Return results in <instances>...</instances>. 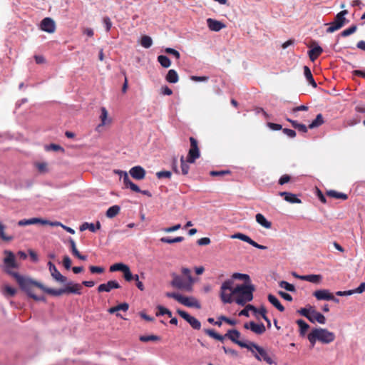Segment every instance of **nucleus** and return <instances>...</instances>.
I'll return each mask as SVG.
<instances>
[{
    "label": "nucleus",
    "instance_id": "f03ea898",
    "mask_svg": "<svg viewBox=\"0 0 365 365\" xmlns=\"http://www.w3.org/2000/svg\"><path fill=\"white\" fill-rule=\"evenodd\" d=\"M36 287L43 290L44 292L54 297H59L64 294H75L78 295L82 294V285L81 284L74 283L73 282H67L63 288H61L58 289L46 287L43 284H42L40 282L36 284Z\"/></svg>",
    "mask_w": 365,
    "mask_h": 365
},
{
    "label": "nucleus",
    "instance_id": "423d86ee",
    "mask_svg": "<svg viewBox=\"0 0 365 365\" xmlns=\"http://www.w3.org/2000/svg\"><path fill=\"white\" fill-rule=\"evenodd\" d=\"M247 349L254 354L255 357L257 360H263L269 365L273 364L274 363L271 356L267 352V351L264 348L256 344L255 343L250 341V345L247 347Z\"/></svg>",
    "mask_w": 365,
    "mask_h": 365
},
{
    "label": "nucleus",
    "instance_id": "b1692460",
    "mask_svg": "<svg viewBox=\"0 0 365 365\" xmlns=\"http://www.w3.org/2000/svg\"><path fill=\"white\" fill-rule=\"evenodd\" d=\"M279 195L284 197V199L290 203H301V200L296 195L288 192H279Z\"/></svg>",
    "mask_w": 365,
    "mask_h": 365
},
{
    "label": "nucleus",
    "instance_id": "7c9ffc66",
    "mask_svg": "<svg viewBox=\"0 0 365 365\" xmlns=\"http://www.w3.org/2000/svg\"><path fill=\"white\" fill-rule=\"evenodd\" d=\"M165 79L169 83H175L179 80L178 74L173 69L169 70L165 77Z\"/></svg>",
    "mask_w": 365,
    "mask_h": 365
},
{
    "label": "nucleus",
    "instance_id": "49530a36",
    "mask_svg": "<svg viewBox=\"0 0 365 365\" xmlns=\"http://www.w3.org/2000/svg\"><path fill=\"white\" fill-rule=\"evenodd\" d=\"M5 226L0 222V238L2 240L9 242L13 240V237L7 236L5 232Z\"/></svg>",
    "mask_w": 365,
    "mask_h": 365
},
{
    "label": "nucleus",
    "instance_id": "2f4dec72",
    "mask_svg": "<svg viewBox=\"0 0 365 365\" xmlns=\"http://www.w3.org/2000/svg\"><path fill=\"white\" fill-rule=\"evenodd\" d=\"M296 323L299 327L300 335L304 336L306 334L307 330L309 329V325L302 319L297 320Z\"/></svg>",
    "mask_w": 365,
    "mask_h": 365
},
{
    "label": "nucleus",
    "instance_id": "8fccbe9b",
    "mask_svg": "<svg viewBox=\"0 0 365 365\" xmlns=\"http://www.w3.org/2000/svg\"><path fill=\"white\" fill-rule=\"evenodd\" d=\"M357 29V26L356 25H353L351 27L344 30L341 34L340 36L343 37L348 36L352 34H354Z\"/></svg>",
    "mask_w": 365,
    "mask_h": 365
},
{
    "label": "nucleus",
    "instance_id": "6e6d98bb",
    "mask_svg": "<svg viewBox=\"0 0 365 365\" xmlns=\"http://www.w3.org/2000/svg\"><path fill=\"white\" fill-rule=\"evenodd\" d=\"M89 269L92 274H101L105 271V269L103 267L93 265L89 267Z\"/></svg>",
    "mask_w": 365,
    "mask_h": 365
},
{
    "label": "nucleus",
    "instance_id": "58836bf2",
    "mask_svg": "<svg viewBox=\"0 0 365 365\" xmlns=\"http://www.w3.org/2000/svg\"><path fill=\"white\" fill-rule=\"evenodd\" d=\"M108 111L106 109V108L102 107L101 108V115L100 116L101 124L98 126H103L105 125L110 122V120L108 118Z\"/></svg>",
    "mask_w": 365,
    "mask_h": 365
},
{
    "label": "nucleus",
    "instance_id": "e2e57ef3",
    "mask_svg": "<svg viewBox=\"0 0 365 365\" xmlns=\"http://www.w3.org/2000/svg\"><path fill=\"white\" fill-rule=\"evenodd\" d=\"M180 227H181L180 224H177L173 227L164 228L163 231L165 232H173L178 230L179 229H180Z\"/></svg>",
    "mask_w": 365,
    "mask_h": 365
},
{
    "label": "nucleus",
    "instance_id": "a19ab883",
    "mask_svg": "<svg viewBox=\"0 0 365 365\" xmlns=\"http://www.w3.org/2000/svg\"><path fill=\"white\" fill-rule=\"evenodd\" d=\"M140 44L145 48H150L153 44V40L149 36H143L140 40Z\"/></svg>",
    "mask_w": 365,
    "mask_h": 365
},
{
    "label": "nucleus",
    "instance_id": "a211bd4d",
    "mask_svg": "<svg viewBox=\"0 0 365 365\" xmlns=\"http://www.w3.org/2000/svg\"><path fill=\"white\" fill-rule=\"evenodd\" d=\"M120 286L119 283L115 280H110L107 283L105 284H101L98 288L97 290L98 292H109L113 289H118Z\"/></svg>",
    "mask_w": 365,
    "mask_h": 365
},
{
    "label": "nucleus",
    "instance_id": "3c124183",
    "mask_svg": "<svg viewBox=\"0 0 365 365\" xmlns=\"http://www.w3.org/2000/svg\"><path fill=\"white\" fill-rule=\"evenodd\" d=\"M181 272H182V274L187 277V281H189L190 283L193 284L194 279L191 275L190 269L187 267H182L181 269Z\"/></svg>",
    "mask_w": 365,
    "mask_h": 365
},
{
    "label": "nucleus",
    "instance_id": "c85d7f7f",
    "mask_svg": "<svg viewBox=\"0 0 365 365\" xmlns=\"http://www.w3.org/2000/svg\"><path fill=\"white\" fill-rule=\"evenodd\" d=\"M269 302L274 307H276L279 312H284V306L280 303L279 299L273 294H269L267 297Z\"/></svg>",
    "mask_w": 365,
    "mask_h": 365
},
{
    "label": "nucleus",
    "instance_id": "37998d69",
    "mask_svg": "<svg viewBox=\"0 0 365 365\" xmlns=\"http://www.w3.org/2000/svg\"><path fill=\"white\" fill-rule=\"evenodd\" d=\"M3 294L5 297H14L16 294V289L10 286L6 285L4 287Z\"/></svg>",
    "mask_w": 365,
    "mask_h": 365
},
{
    "label": "nucleus",
    "instance_id": "72a5a7b5",
    "mask_svg": "<svg viewBox=\"0 0 365 365\" xmlns=\"http://www.w3.org/2000/svg\"><path fill=\"white\" fill-rule=\"evenodd\" d=\"M327 195L329 197H334L336 199H341V200H346L348 198V195L345 193L339 192L335 190H329L327 192Z\"/></svg>",
    "mask_w": 365,
    "mask_h": 365
},
{
    "label": "nucleus",
    "instance_id": "20e7f679",
    "mask_svg": "<svg viewBox=\"0 0 365 365\" xmlns=\"http://www.w3.org/2000/svg\"><path fill=\"white\" fill-rule=\"evenodd\" d=\"M255 290V286L252 284H237L234 289V301L240 305H245L253 299V292Z\"/></svg>",
    "mask_w": 365,
    "mask_h": 365
},
{
    "label": "nucleus",
    "instance_id": "052dcab7",
    "mask_svg": "<svg viewBox=\"0 0 365 365\" xmlns=\"http://www.w3.org/2000/svg\"><path fill=\"white\" fill-rule=\"evenodd\" d=\"M227 174H230V171L228 170H220V171L212 170L210 173V175L211 176H223Z\"/></svg>",
    "mask_w": 365,
    "mask_h": 365
},
{
    "label": "nucleus",
    "instance_id": "f257e3e1",
    "mask_svg": "<svg viewBox=\"0 0 365 365\" xmlns=\"http://www.w3.org/2000/svg\"><path fill=\"white\" fill-rule=\"evenodd\" d=\"M4 255H6L4 259V270L5 272L12 276L17 283L19 284L21 289L24 291L30 297L36 301L46 302V297L44 296H38L35 293V288L36 287V284L38 282L33 281L30 279L21 276L16 272H12L11 268H16L17 264L14 253L9 250H5Z\"/></svg>",
    "mask_w": 365,
    "mask_h": 365
},
{
    "label": "nucleus",
    "instance_id": "c756f323",
    "mask_svg": "<svg viewBox=\"0 0 365 365\" xmlns=\"http://www.w3.org/2000/svg\"><path fill=\"white\" fill-rule=\"evenodd\" d=\"M304 76H305L306 79L307 80V81L314 88H316L317 86V83H316V81H314V79L313 78V76L312 74L310 68L308 66H304Z\"/></svg>",
    "mask_w": 365,
    "mask_h": 365
},
{
    "label": "nucleus",
    "instance_id": "de8ad7c7",
    "mask_svg": "<svg viewBox=\"0 0 365 365\" xmlns=\"http://www.w3.org/2000/svg\"><path fill=\"white\" fill-rule=\"evenodd\" d=\"M279 285L281 288H283L289 292H295V290H296L295 287L293 284H289V282H287L286 281H281L279 283Z\"/></svg>",
    "mask_w": 365,
    "mask_h": 365
},
{
    "label": "nucleus",
    "instance_id": "9b49d317",
    "mask_svg": "<svg viewBox=\"0 0 365 365\" xmlns=\"http://www.w3.org/2000/svg\"><path fill=\"white\" fill-rule=\"evenodd\" d=\"M177 313L183 318L187 323L190 324V325L196 330H199L201 328V323L200 322L196 319L194 317L190 316L187 312L185 311L178 309Z\"/></svg>",
    "mask_w": 365,
    "mask_h": 365
},
{
    "label": "nucleus",
    "instance_id": "a18cd8bd",
    "mask_svg": "<svg viewBox=\"0 0 365 365\" xmlns=\"http://www.w3.org/2000/svg\"><path fill=\"white\" fill-rule=\"evenodd\" d=\"M127 266L128 265L123 263H115L110 267V272H123V270L127 267Z\"/></svg>",
    "mask_w": 365,
    "mask_h": 365
},
{
    "label": "nucleus",
    "instance_id": "0eeeda50",
    "mask_svg": "<svg viewBox=\"0 0 365 365\" xmlns=\"http://www.w3.org/2000/svg\"><path fill=\"white\" fill-rule=\"evenodd\" d=\"M165 295L169 298L175 299L184 306L188 307H195L197 309L201 308L200 303L194 297H185L175 292H167Z\"/></svg>",
    "mask_w": 365,
    "mask_h": 365
},
{
    "label": "nucleus",
    "instance_id": "cd10ccee",
    "mask_svg": "<svg viewBox=\"0 0 365 365\" xmlns=\"http://www.w3.org/2000/svg\"><path fill=\"white\" fill-rule=\"evenodd\" d=\"M101 223L97 222L96 225L93 223L84 222L80 226V230L84 231L86 230H89L92 232H95L97 230L101 228Z\"/></svg>",
    "mask_w": 365,
    "mask_h": 365
},
{
    "label": "nucleus",
    "instance_id": "412c9836",
    "mask_svg": "<svg viewBox=\"0 0 365 365\" xmlns=\"http://www.w3.org/2000/svg\"><path fill=\"white\" fill-rule=\"evenodd\" d=\"M207 26L212 31H219L226 27L225 24L220 21L209 18L207 19Z\"/></svg>",
    "mask_w": 365,
    "mask_h": 365
},
{
    "label": "nucleus",
    "instance_id": "5fc2aeb1",
    "mask_svg": "<svg viewBox=\"0 0 365 365\" xmlns=\"http://www.w3.org/2000/svg\"><path fill=\"white\" fill-rule=\"evenodd\" d=\"M297 312L299 314H300L303 317H306L308 320H311V319H310V314H311L310 307L309 309L302 308L301 309L298 310Z\"/></svg>",
    "mask_w": 365,
    "mask_h": 365
},
{
    "label": "nucleus",
    "instance_id": "338daca9",
    "mask_svg": "<svg viewBox=\"0 0 365 365\" xmlns=\"http://www.w3.org/2000/svg\"><path fill=\"white\" fill-rule=\"evenodd\" d=\"M283 133L286 134L289 138H294L296 136V132L294 130L289 128H284L282 130Z\"/></svg>",
    "mask_w": 365,
    "mask_h": 365
},
{
    "label": "nucleus",
    "instance_id": "dca6fc26",
    "mask_svg": "<svg viewBox=\"0 0 365 365\" xmlns=\"http://www.w3.org/2000/svg\"><path fill=\"white\" fill-rule=\"evenodd\" d=\"M49 271L52 277L60 283H66L67 282L66 277L62 275L60 272L57 269L56 267L51 261L48 262Z\"/></svg>",
    "mask_w": 365,
    "mask_h": 365
},
{
    "label": "nucleus",
    "instance_id": "ddd939ff",
    "mask_svg": "<svg viewBox=\"0 0 365 365\" xmlns=\"http://www.w3.org/2000/svg\"><path fill=\"white\" fill-rule=\"evenodd\" d=\"M225 336L230 339L232 342L239 345L240 347L247 349L250 345V342L247 343L238 339L240 336V333L237 329L229 330L227 334H225Z\"/></svg>",
    "mask_w": 365,
    "mask_h": 365
},
{
    "label": "nucleus",
    "instance_id": "c9c22d12",
    "mask_svg": "<svg viewBox=\"0 0 365 365\" xmlns=\"http://www.w3.org/2000/svg\"><path fill=\"white\" fill-rule=\"evenodd\" d=\"M120 207L118 205H113L110 207L106 211V216L108 218H113L115 217L120 212Z\"/></svg>",
    "mask_w": 365,
    "mask_h": 365
},
{
    "label": "nucleus",
    "instance_id": "6e6552de",
    "mask_svg": "<svg viewBox=\"0 0 365 365\" xmlns=\"http://www.w3.org/2000/svg\"><path fill=\"white\" fill-rule=\"evenodd\" d=\"M347 14V10L341 11L335 16L334 19L332 22L326 24V25L329 26L326 31L327 33H334L336 31H338L340 29H341L347 22V20L345 18V16Z\"/></svg>",
    "mask_w": 365,
    "mask_h": 365
},
{
    "label": "nucleus",
    "instance_id": "bf43d9fd",
    "mask_svg": "<svg viewBox=\"0 0 365 365\" xmlns=\"http://www.w3.org/2000/svg\"><path fill=\"white\" fill-rule=\"evenodd\" d=\"M46 163H38L36 166L40 173H46L48 171Z\"/></svg>",
    "mask_w": 365,
    "mask_h": 365
},
{
    "label": "nucleus",
    "instance_id": "1a4fd4ad",
    "mask_svg": "<svg viewBox=\"0 0 365 365\" xmlns=\"http://www.w3.org/2000/svg\"><path fill=\"white\" fill-rule=\"evenodd\" d=\"M173 280L171 281V285L179 289H184L187 292H191L192 289V284L189 281H185L181 276H179L175 273L172 274Z\"/></svg>",
    "mask_w": 365,
    "mask_h": 365
},
{
    "label": "nucleus",
    "instance_id": "09e8293b",
    "mask_svg": "<svg viewBox=\"0 0 365 365\" xmlns=\"http://www.w3.org/2000/svg\"><path fill=\"white\" fill-rule=\"evenodd\" d=\"M140 340L143 342H148L150 341H160V337L157 335L140 336Z\"/></svg>",
    "mask_w": 365,
    "mask_h": 365
},
{
    "label": "nucleus",
    "instance_id": "393cba45",
    "mask_svg": "<svg viewBox=\"0 0 365 365\" xmlns=\"http://www.w3.org/2000/svg\"><path fill=\"white\" fill-rule=\"evenodd\" d=\"M123 177L122 178L126 187H130L134 192H140L139 187L130 180L127 173H123Z\"/></svg>",
    "mask_w": 365,
    "mask_h": 365
},
{
    "label": "nucleus",
    "instance_id": "473e14b6",
    "mask_svg": "<svg viewBox=\"0 0 365 365\" xmlns=\"http://www.w3.org/2000/svg\"><path fill=\"white\" fill-rule=\"evenodd\" d=\"M123 272L124 279L127 282H130L132 280L138 281V274L133 275L128 266H127V267L123 270Z\"/></svg>",
    "mask_w": 365,
    "mask_h": 365
},
{
    "label": "nucleus",
    "instance_id": "aec40b11",
    "mask_svg": "<svg viewBox=\"0 0 365 365\" xmlns=\"http://www.w3.org/2000/svg\"><path fill=\"white\" fill-rule=\"evenodd\" d=\"M311 309V314H310V319L311 320H309L312 323H315L317 322L318 323L321 324H324L326 322V318L325 317L321 314L320 312H318L315 310L314 307L310 306Z\"/></svg>",
    "mask_w": 365,
    "mask_h": 365
},
{
    "label": "nucleus",
    "instance_id": "ea45409f",
    "mask_svg": "<svg viewBox=\"0 0 365 365\" xmlns=\"http://www.w3.org/2000/svg\"><path fill=\"white\" fill-rule=\"evenodd\" d=\"M158 61L164 68H168L171 65L170 60L166 56H163V55L158 56Z\"/></svg>",
    "mask_w": 365,
    "mask_h": 365
},
{
    "label": "nucleus",
    "instance_id": "0e129e2a",
    "mask_svg": "<svg viewBox=\"0 0 365 365\" xmlns=\"http://www.w3.org/2000/svg\"><path fill=\"white\" fill-rule=\"evenodd\" d=\"M290 180V176L289 175H283L279 180V184L282 185L285 183L289 182Z\"/></svg>",
    "mask_w": 365,
    "mask_h": 365
},
{
    "label": "nucleus",
    "instance_id": "a878e982",
    "mask_svg": "<svg viewBox=\"0 0 365 365\" xmlns=\"http://www.w3.org/2000/svg\"><path fill=\"white\" fill-rule=\"evenodd\" d=\"M255 219L257 222L262 225L263 227L266 229H269L272 227V222L268 221L262 214H257Z\"/></svg>",
    "mask_w": 365,
    "mask_h": 365
},
{
    "label": "nucleus",
    "instance_id": "bb28decb",
    "mask_svg": "<svg viewBox=\"0 0 365 365\" xmlns=\"http://www.w3.org/2000/svg\"><path fill=\"white\" fill-rule=\"evenodd\" d=\"M323 52V49L319 46H316L309 51L308 54L310 60L314 61Z\"/></svg>",
    "mask_w": 365,
    "mask_h": 365
},
{
    "label": "nucleus",
    "instance_id": "f3484780",
    "mask_svg": "<svg viewBox=\"0 0 365 365\" xmlns=\"http://www.w3.org/2000/svg\"><path fill=\"white\" fill-rule=\"evenodd\" d=\"M244 328L246 329H250L257 334H262L266 331L265 327L262 323L256 324L254 322L245 323L244 324Z\"/></svg>",
    "mask_w": 365,
    "mask_h": 365
},
{
    "label": "nucleus",
    "instance_id": "680f3d73",
    "mask_svg": "<svg viewBox=\"0 0 365 365\" xmlns=\"http://www.w3.org/2000/svg\"><path fill=\"white\" fill-rule=\"evenodd\" d=\"M63 265L66 269H69L71 267V260L70 257L67 255L63 257Z\"/></svg>",
    "mask_w": 365,
    "mask_h": 365
},
{
    "label": "nucleus",
    "instance_id": "69168bd1",
    "mask_svg": "<svg viewBox=\"0 0 365 365\" xmlns=\"http://www.w3.org/2000/svg\"><path fill=\"white\" fill-rule=\"evenodd\" d=\"M103 24L106 26V29L107 31H109L110 30V28L112 26V22L109 17L106 16L103 18Z\"/></svg>",
    "mask_w": 365,
    "mask_h": 365
},
{
    "label": "nucleus",
    "instance_id": "4be33fe9",
    "mask_svg": "<svg viewBox=\"0 0 365 365\" xmlns=\"http://www.w3.org/2000/svg\"><path fill=\"white\" fill-rule=\"evenodd\" d=\"M294 276L302 280L309 282L314 284L320 283L322 279V276L320 274H308L299 276L296 274H294Z\"/></svg>",
    "mask_w": 365,
    "mask_h": 365
},
{
    "label": "nucleus",
    "instance_id": "79ce46f5",
    "mask_svg": "<svg viewBox=\"0 0 365 365\" xmlns=\"http://www.w3.org/2000/svg\"><path fill=\"white\" fill-rule=\"evenodd\" d=\"M184 240V237H181V236H179V237H176L175 238H169V237H163L160 239V241L162 242H164V243H168V244H173V243H176V242H180Z\"/></svg>",
    "mask_w": 365,
    "mask_h": 365
},
{
    "label": "nucleus",
    "instance_id": "7ed1b4c3",
    "mask_svg": "<svg viewBox=\"0 0 365 365\" xmlns=\"http://www.w3.org/2000/svg\"><path fill=\"white\" fill-rule=\"evenodd\" d=\"M335 334L324 328H314L307 335V339L310 342L312 347H314L317 341L322 344H328L335 340Z\"/></svg>",
    "mask_w": 365,
    "mask_h": 365
},
{
    "label": "nucleus",
    "instance_id": "4d7b16f0",
    "mask_svg": "<svg viewBox=\"0 0 365 365\" xmlns=\"http://www.w3.org/2000/svg\"><path fill=\"white\" fill-rule=\"evenodd\" d=\"M172 175V173L170 171H166V170H164V171H160V172H158L156 173V176L158 177V178L159 179H161V178H170Z\"/></svg>",
    "mask_w": 365,
    "mask_h": 365
},
{
    "label": "nucleus",
    "instance_id": "4468645a",
    "mask_svg": "<svg viewBox=\"0 0 365 365\" xmlns=\"http://www.w3.org/2000/svg\"><path fill=\"white\" fill-rule=\"evenodd\" d=\"M40 28L43 31L53 34L56 31V24L51 18L46 17L41 21Z\"/></svg>",
    "mask_w": 365,
    "mask_h": 365
},
{
    "label": "nucleus",
    "instance_id": "f704fd0d",
    "mask_svg": "<svg viewBox=\"0 0 365 365\" xmlns=\"http://www.w3.org/2000/svg\"><path fill=\"white\" fill-rule=\"evenodd\" d=\"M287 120L292 124L294 128L297 129L299 131L302 133L307 132V127L305 125L299 123L297 121L291 120L289 118H287Z\"/></svg>",
    "mask_w": 365,
    "mask_h": 365
},
{
    "label": "nucleus",
    "instance_id": "e433bc0d",
    "mask_svg": "<svg viewBox=\"0 0 365 365\" xmlns=\"http://www.w3.org/2000/svg\"><path fill=\"white\" fill-rule=\"evenodd\" d=\"M324 123L323 115L319 113L316 118L309 125V128L312 129L322 125Z\"/></svg>",
    "mask_w": 365,
    "mask_h": 365
},
{
    "label": "nucleus",
    "instance_id": "864d4df0",
    "mask_svg": "<svg viewBox=\"0 0 365 365\" xmlns=\"http://www.w3.org/2000/svg\"><path fill=\"white\" fill-rule=\"evenodd\" d=\"M250 309L253 310L254 312H257V309L254 306L249 304L246 307V308H245L244 309L240 311V312L239 313V315L249 317V310Z\"/></svg>",
    "mask_w": 365,
    "mask_h": 365
},
{
    "label": "nucleus",
    "instance_id": "9d476101",
    "mask_svg": "<svg viewBox=\"0 0 365 365\" xmlns=\"http://www.w3.org/2000/svg\"><path fill=\"white\" fill-rule=\"evenodd\" d=\"M189 140L190 142V148L187 156V162L193 163L200 158V153L197 140L193 137H190Z\"/></svg>",
    "mask_w": 365,
    "mask_h": 365
},
{
    "label": "nucleus",
    "instance_id": "f8f14e48",
    "mask_svg": "<svg viewBox=\"0 0 365 365\" xmlns=\"http://www.w3.org/2000/svg\"><path fill=\"white\" fill-rule=\"evenodd\" d=\"M313 296L318 300H331L339 303V299L336 298L328 289H319L313 292Z\"/></svg>",
    "mask_w": 365,
    "mask_h": 365
},
{
    "label": "nucleus",
    "instance_id": "5701e85b",
    "mask_svg": "<svg viewBox=\"0 0 365 365\" xmlns=\"http://www.w3.org/2000/svg\"><path fill=\"white\" fill-rule=\"evenodd\" d=\"M47 222L44 221L43 219L34 217L31 219H23L18 222V225L20 227L36 225V224H46Z\"/></svg>",
    "mask_w": 365,
    "mask_h": 365
},
{
    "label": "nucleus",
    "instance_id": "4c0bfd02",
    "mask_svg": "<svg viewBox=\"0 0 365 365\" xmlns=\"http://www.w3.org/2000/svg\"><path fill=\"white\" fill-rule=\"evenodd\" d=\"M204 331L209 336H210L216 340H218L220 341H223L225 338L226 337L225 336H222V335L219 334L218 333L215 332V330H213V329H205Z\"/></svg>",
    "mask_w": 365,
    "mask_h": 365
},
{
    "label": "nucleus",
    "instance_id": "603ef678",
    "mask_svg": "<svg viewBox=\"0 0 365 365\" xmlns=\"http://www.w3.org/2000/svg\"><path fill=\"white\" fill-rule=\"evenodd\" d=\"M180 163H181V170L182 173L183 175H187L190 170V166L187 165V162H185L184 160V157L182 156L180 158Z\"/></svg>",
    "mask_w": 365,
    "mask_h": 365
},
{
    "label": "nucleus",
    "instance_id": "6ab92c4d",
    "mask_svg": "<svg viewBox=\"0 0 365 365\" xmlns=\"http://www.w3.org/2000/svg\"><path fill=\"white\" fill-rule=\"evenodd\" d=\"M129 173L132 178L138 180L144 179L146 174L145 169L140 165L133 167Z\"/></svg>",
    "mask_w": 365,
    "mask_h": 365
},
{
    "label": "nucleus",
    "instance_id": "774afa93",
    "mask_svg": "<svg viewBox=\"0 0 365 365\" xmlns=\"http://www.w3.org/2000/svg\"><path fill=\"white\" fill-rule=\"evenodd\" d=\"M117 307V311H123V312H126L128 308H129V305L128 303L126 302H124V303H121L118 305L116 306Z\"/></svg>",
    "mask_w": 365,
    "mask_h": 365
},
{
    "label": "nucleus",
    "instance_id": "2eb2a0df",
    "mask_svg": "<svg viewBox=\"0 0 365 365\" xmlns=\"http://www.w3.org/2000/svg\"><path fill=\"white\" fill-rule=\"evenodd\" d=\"M231 237L233 239H239L242 241L246 242L249 243L250 245H251L252 246H253L256 248L260 249V250L267 249V247L266 246L261 245L257 243L256 242L252 240L249 236H247L245 234H242V233H240V232L236 233V234L233 235Z\"/></svg>",
    "mask_w": 365,
    "mask_h": 365
},
{
    "label": "nucleus",
    "instance_id": "c03bdc74",
    "mask_svg": "<svg viewBox=\"0 0 365 365\" xmlns=\"http://www.w3.org/2000/svg\"><path fill=\"white\" fill-rule=\"evenodd\" d=\"M231 279H232L233 281L235 279H242V280H245L246 282H249L250 281V278L248 274H241V273H234L232 275Z\"/></svg>",
    "mask_w": 365,
    "mask_h": 365
},
{
    "label": "nucleus",
    "instance_id": "39448f33",
    "mask_svg": "<svg viewBox=\"0 0 365 365\" xmlns=\"http://www.w3.org/2000/svg\"><path fill=\"white\" fill-rule=\"evenodd\" d=\"M235 287L232 279H228L222 284L220 290V297L223 303L230 304L234 302Z\"/></svg>",
    "mask_w": 365,
    "mask_h": 365
},
{
    "label": "nucleus",
    "instance_id": "13d9d810",
    "mask_svg": "<svg viewBox=\"0 0 365 365\" xmlns=\"http://www.w3.org/2000/svg\"><path fill=\"white\" fill-rule=\"evenodd\" d=\"M165 52L166 53L173 55L177 59H179L180 57V53L177 50L172 48H165Z\"/></svg>",
    "mask_w": 365,
    "mask_h": 365
}]
</instances>
